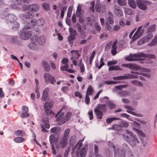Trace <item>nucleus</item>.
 <instances>
[{"instance_id": "40", "label": "nucleus", "mask_w": 157, "mask_h": 157, "mask_svg": "<svg viewBox=\"0 0 157 157\" xmlns=\"http://www.w3.org/2000/svg\"><path fill=\"white\" fill-rule=\"evenodd\" d=\"M129 68L130 69H138L139 68V66L134 64L129 63Z\"/></svg>"}, {"instance_id": "36", "label": "nucleus", "mask_w": 157, "mask_h": 157, "mask_svg": "<svg viewBox=\"0 0 157 157\" xmlns=\"http://www.w3.org/2000/svg\"><path fill=\"white\" fill-rule=\"evenodd\" d=\"M113 130L117 132L120 131L121 129V126L117 124L113 125Z\"/></svg>"}, {"instance_id": "3", "label": "nucleus", "mask_w": 157, "mask_h": 157, "mask_svg": "<svg viewBox=\"0 0 157 157\" xmlns=\"http://www.w3.org/2000/svg\"><path fill=\"white\" fill-rule=\"evenodd\" d=\"M126 132L127 133L129 134V135L126 136L123 135V138L132 146H135L136 143H139V140L136 136L134 135L133 132L128 130H126Z\"/></svg>"}, {"instance_id": "50", "label": "nucleus", "mask_w": 157, "mask_h": 157, "mask_svg": "<svg viewBox=\"0 0 157 157\" xmlns=\"http://www.w3.org/2000/svg\"><path fill=\"white\" fill-rule=\"evenodd\" d=\"M120 125L121 127H127L128 126L129 124L128 122L123 121L121 122Z\"/></svg>"}, {"instance_id": "13", "label": "nucleus", "mask_w": 157, "mask_h": 157, "mask_svg": "<svg viewBox=\"0 0 157 157\" xmlns=\"http://www.w3.org/2000/svg\"><path fill=\"white\" fill-rule=\"evenodd\" d=\"M68 139L61 137L60 139L59 145L60 147L63 148L65 147L67 144V141Z\"/></svg>"}, {"instance_id": "12", "label": "nucleus", "mask_w": 157, "mask_h": 157, "mask_svg": "<svg viewBox=\"0 0 157 157\" xmlns=\"http://www.w3.org/2000/svg\"><path fill=\"white\" fill-rule=\"evenodd\" d=\"M52 105V104L50 102H46L44 105V107L45 109V112L47 114L49 115L51 113L52 111L50 109Z\"/></svg>"}, {"instance_id": "15", "label": "nucleus", "mask_w": 157, "mask_h": 157, "mask_svg": "<svg viewBox=\"0 0 157 157\" xmlns=\"http://www.w3.org/2000/svg\"><path fill=\"white\" fill-rule=\"evenodd\" d=\"M144 29H142L141 31L137 30L133 35L132 39L133 40H135L139 38L144 33Z\"/></svg>"}, {"instance_id": "44", "label": "nucleus", "mask_w": 157, "mask_h": 157, "mask_svg": "<svg viewBox=\"0 0 157 157\" xmlns=\"http://www.w3.org/2000/svg\"><path fill=\"white\" fill-rule=\"evenodd\" d=\"M113 79L115 80H121L126 79V75L124 76H120L116 77H114Z\"/></svg>"}, {"instance_id": "34", "label": "nucleus", "mask_w": 157, "mask_h": 157, "mask_svg": "<svg viewBox=\"0 0 157 157\" xmlns=\"http://www.w3.org/2000/svg\"><path fill=\"white\" fill-rule=\"evenodd\" d=\"M126 79H135L138 78V76L136 75H133L130 74H126Z\"/></svg>"}, {"instance_id": "2", "label": "nucleus", "mask_w": 157, "mask_h": 157, "mask_svg": "<svg viewBox=\"0 0 157 157\" xmlns=\"http://www.w3.org/2000/svg\"><path fill=\"white\" fill-rule=\"evenodd\" d=\"M143 57L144 58H150L155 59V56L154 54H145L142 52H140L137 54H134L130 55L128 57H126L125 59L129 61H136L143 60L144 59L141 57Z\"/></svg>"}, {"instance_id": "59", "label": "nucleus", "mask_w": 157, "mask_h": 157, "mask_svg": "<svg viewBox=\"0 0 157 157\" xmlns=\"http://www.w3.org/2000/svg\"><path fill=\"white\" fill-rule=\"evenodd\" d=\"M85 102L86 105H88L90 102V98L87 95H86Z\"/></svg>"}, {"instance_id": "14", "label": "nucleus", "mask_w": 157, "mask_h": 157, "mask_svg": "<svg viewBox=\"0 0 157 157\" xmlns=\"http://www.w3.org/2000/svg\"><path fill=\"white\" fill-rule=\"evenodd\" d=\"M85 139V137L82 140H79L78 142L76 144L75 146L73 148L72 150L73 151L75 150L76 148L77 147V149L76 151V152H79V151L80 148L82 146V142Z\"/></svg>"}, {"instance_id": "23", "label": "nucleus", "mask_w": 157, "mask_h": 157, "mask_svg": "<svg viewBox=\"0 0 157 157\" xmlns=\"http://www.w3.org/2000/svg\"><path fill=\"white\" fill-rule=\"evenodd\" d=\"M13 3H16L18 5H22L24 3H29L30 0H11Z\"/></svg>"}, {"instance_id": "43", "label": "nucleus", "mask_w": 157, "mask_h": 157, "mask_svg": "<svg viewBox=\"0 0 157 157\" xmlns=\"http://www.w3.org/2000/svg\"><path fill=\"white\" fill-rule=\"evenodd\" d=\"M19 24L18 22H16L13 25L12 28L13 29L16 30H18L19 28Z\"/></svg>"}, {"instance_id": "4", "label": "nucleus", "mask_w": 157, "mask_h": 157, "mask_svg": "<svg viewBox=\"0 0 157 157\" xmlns=\"http://www.w3.org/2000/svg\"><path fill=\"white\" fill-rule=\"evenodd\" d=\"M107 111V108L105 104H99L94 109V112L97 119H101L103 115V113Z\"/></svg>"}, {"instance_id": "48", "label": "nucleus", "mask_w": 157, "mask_h": 157, "mask_svg": "<svg viewBox=\"0 0 157 157\" xmlns=\"http://www.w3.org/2000/svg\"><path fill=\"white\" fill-rule=\"evenodd\" d=\"M21 5H18L15 3L14 4H12L11 5L10 7L12 9H20V7L19 6H21Z\"/></svg>"}, {"instance_id": "56", "label": "nucleus", "mask_w": 157, "mask_h": 157, "mask_svg": "<svg viewBox=\"0 0 157 157\" xmlns=\"http://www.w3.org/2000/svg\"><path fill=\"white\" fill-rule=\"evenodd\" d=\"M76 27L77 28L78 31L80 33H82V27L81 25L79 23H77L76 24Z\"/></svg>"}, {"instance_id": "37", "label": "nucleus", "mask_w": 157, "mask_h": 157, "mask_svg": "<svg viewBox=\"0 0 157 157\" xmlns=\"http://www.w3.org/2000/svg\"><path fill=\"white\" fill-rule=\"evenodd\" d=\"M153 36V35L152 33H150L147 35L144 36V38L146 42H148Z\"/></svg>"}, {"instance_id": "64", "label": "nucleus", "mask_w": 157, "mask_h": 157, "mask_svg": "<svg viewBox=\"0 0 157 157\" xmlns=\"http://www.w3.org/2000/svg\"><path fill=\"white\" fill-rule=\"evenodd\" d=\"M75 94L76 96L78 97L79 98H81L82 97V94L79 91L75 92Z\"/></svg>"}, {"instance_id": "63", "label": "nucleus", "mask_w": 157, "mask_h": 157, "mask_svg": "<svg viewBox=\"0 0 157 157\" xmlns=\"http://www.w3.org/2000/svg\"><path fill=\"white\" fill-rule=\"evenodd\" d=\"M94 153L95 154H98V153L99 152V148L98 146L95 144L94 145Z\"/></svg>"}, {"instance_id": "58", "label": "nucleus", "mask_w": 157, "mask_h": 157, "mask_svg": "<svg viewBox=\"0 0 157 157\" xmlns=\"http://www.w3.org/2000/svg\"><path fill=\"white\" fill-rule=\"evenodd\" d=\"M127 86V85H122L116 86L115 88L117 89L121 90L122 88H126Z\"/></svg>"}, {"instance_id": "28", "label": "nucleus", "mask_w": 157, "mask_h": 157, "mask_svg": "<svg viewBox=\"0 0 157 157\" xmlns=\"http://www.w3.org/2000/svg\"><path fill=\"white\" fill-rule=\"evenodd\" d=\"M72 56L76 59H78L79 57V55L78 53V51L76 50H72L70 52Z\"/></svg>"}, {"instance_id": "53", "label": "nucleus", "mask_w": 157, "mask_h": 157, "mask_svg": "<svg viewBox=\"0 0 157 157\" xmlns=\"http://www.w3.org/2000/svg\"><path fill=\"white\" fill-rule=\"evenodd\" d=\"M117 1L118 4L120 6H123L126 4L125 0H117Z\"/></svg>"}, {"instance_id": "20", "label": "nucleus", "mask_w": 157, "mask_h": 157, "mask_svg": "<svg viewBox=\"0 0 157 157\" xmlns=\"http://www.w3.org/2000/svg\"><path fill=\"white\" fill-rule=\"evenodd\" d=\"M23 112L22 113L21 117L22 118L28 117L29 116V114L27 113L29 111V109L26 106H23L22 108Z\"/></svg>"}, {"instance_id": "52", "label": "nucleus", "mask_w": 157, "mask_h": 157, "mask_svg": "<svg viewBox=\"0 0 157 157\" xmlns=\"http://www.w3.org/2000/svg\"><path fill=\"white\" fill-rule=\"evenodd\" d=\"M69 62V60L67 58H63V59L61 61V63L63 64H68V63Z\"/></svg>"}, {"instance_id": "9", "label": "nucleus", "mask_w": 157, "mask_h": 157, "mask_svg": "<svg viewBox=\"0 0 157 157\" xmlns=\"http://www.w3.org/2000/svg\"><path fill=\"white\" fill-rule=\"evenodd\" d=\"M37 4H34L30 5H24L23 7V11L31 10L32 12H36L39 9Z\"/></svg>"}, {"instance_id": "1", "label": "nucleus", "mask_w": 157, "mask_h": 157, "mask_svg": "<svg viewBox=\"0 0 157 157\" xmlns=\"http://www.w3.org/2000/svg\"><path fill=\"white\" fill-rule=\"evenodd\" d=\"M66 109V106H63L56 115V117H57L56 121L58 122L59 125H62L68 121L71 117L72 113L70 112H67L64 116V111Z\"/></svg>"}, {"instance_id": "38", "label": "nucleus", "mask_w": 157, "mask_h": 157, "mask_svg": "<svg viewBox=\"0 0 157 157\" xmlns=\"http://www.w3.org/2000/svg\"><path fill=\"white\" fill-rule=\"evenodd\" d=\"M15 134L17 136H23L25 135V132L23 131L20 130H17L15 132Z\"/></svg>"}, {"instance_id": "55", "label": "nucleus", "mask_w": 157, "mask_h": 157, "mask_svg": "<svg viewBox=\"0 0 157 157\" xmlns=\"http://www.w3.org/2000/svg\"><path fill=\"white\" fill-rule=\"evenodd\" d=\"M117 62L116 60H111L107 62V65L108 66L110 65H114L116 64Z\"/></svg>"}, {"instance_id": "26", "label": "nucleus", "mask_w": 157, "mask_h": 157, "mask_svg": "<svg viewBox=\"0 0 157 157\" xmlns=\"http://www.w3.org/2000/svg\"><path fill=\"white\" fill-rule=\"evenodd\" d=\"M42 66L46 71H50V66L46 61H43Z\"/></svg>"}, {"instance_id": "51", "label": "nucleus", "mask_w": 157, "mask_h": 157, "mask_svg": "<svg viewBox=\"0 0 157 157\" xmlns=\"http://www.w3.org/2000/svg\"><path fill=\"white\" fill-rule=\"evenodd\" d=\"M146 43L144 38H142L139 40L137 42V45H141L145 43Z\"/></svg>"}, {"instance_id": "7", "label": "nucleus", "mask_w": 157, "mask_h": 157, "mask_svg": "<svg viewBox=\"0 0 157 157\" xmlns=\"http://www.w3.org/2000/svg\"><path fill=\"white\" fill-rule=\"evenodd\" d=\"M44 78L45 83L47 84L50 83L54 85L56 82L55 78L48 73H45L44 74Z\"/></svg>"}, {"instance_id": "35", "label": "nucleus", "mask_w": 157, "mask_h": 157, "mask_svg": "<svg viewBox=\"0 0 157 157\" xmlns=\"http://www.w3.org/2000/svg\"><path fill=\"white\" fill-rule=\"evenodd\" d=\"M128 4L133 9H135L136 7V3L133 0H128Z\"/></svg>"}, {"instance_id": "5", "label": "nucleus", "mask_w": 157, "mask_h": 157, "mask_svg": "<svg viewBox=\"0 0 157 157\" xmlns=\"http://www.w3.org/2000/svg\"><path fill=\"white\" fill-rule=\"evenodd\" d=\"M0 16L1 18L5 19L7 21H9L10 23L14 22L17 19L16 16L12 13L6 14V13H4L0 15Z\"/></svg>"}, {"instance_id": "57", "label": "nucleus", "mask_w": 157, "mask_h": 157, "mask_svg": "<svg viewBox=\"0 0 157 157\" xmlns=\"http://www.w3.org/2000/svg\"><path fill=\"white\" fill-rule=\"evenodd\" d=\"M72 11V8L69 7L68 8L67 14V17H71Z\"/></svg>"}, {"instance_id": "61", "label": "nucleus", "mask_w": 157, "mask_h": 157, "mask_svg": "<svg viewBox=\"0 0 157 157\" xmlns=\"http://www.w3.org/2000/svg\"><path fill=\"white\" fill-rule=\"evenodd\" d=\"M106 28L109 32L111 31L112 30V27L107 22H106Z\"/></svg>"}, {"instance_id": "42", "label": "nucleus", "mask_w": 157, "mask_h": 157, "mask_svg": "<svg viewBox=\"0 0 157 157\" xmlns=\"http://www.w3.org/2000/svg\"><path fill=\"white\" fill-rule=\"evenodd\" d=\"M156 25L154 24L148 28L147 31L148 32H152L155 31L156 28Z\"/></svg>"}, {"instance_id": "17", "label": "nucleus", "mask_w": 157, "mask_h": 157, "mask_svg": "<svg viewBox=\"0 0 157 157\" xmlns=\"http://www.w3.org/2000/svg\"><path fill=\"white\" fill-rule=\"evenodd\" d=\"M88 148V145L86 144L80 150V157H85Z\"/></svg>"}, {"instance_id": "45", "label": "nucleus", "mask_w": 157, "mask_h": 157, "mask_svg": "<svg viewBox=\"0 0 157 157\" xmlns=\"http://www.w3.org/2000/svg\"><path fill=\"white\" fill-rule=\"evenodd\" d=\"M157 44V37H155L152 40V41L150 42L149 44V45L150 46H153Z\"/></svg>"}, {"instance_id": "16", "label": "nucleus", "mask_w": 157, "mask_h": 157, "mask_svg": "<svg viewBox=\"0 0 157 157\" xmlns=\"http://www.w3.org/2000/svg\"><path fill=\"white\" fill-rule=\"evenodd\" d=\"M34 15V14L31 11H28L25 13L24 15H23V17H22V20H23V18L25 19V18L28 19H30L33 18Z\"/></svg>"}, {"instance_id": "21", "label": "nucleus", "mask_w": 157, "mask_h": 157, "mask_svg": "<svg viewBox=\"0 0 157 157\" xmlns=\"http://www.w3.org/2000/svg\"><path fill=\"white\" fill-rule=\"evenodd\" d=\"M38 43L32 42L29 43L28 45L29 48L32 50H37L38 49L39 46Z\"/></svg>"}, {"instance_id": "39", "label": "nucleus", "mask_w": 157, "mask_h": 157, "mask_svg": "<svg viewBox=\"0 0 157 157\" xmlns=\"http://www.w3.org/2000/svg\"><path fill=\"white\" fill-rule=\"evenodd\" d=\"M49 140L51 144H53L56 141V138L54 135H51L49 137Z\"/></svg>"}, {"instance_id": "54", "label": "nucleus", "mask_w": 157, "mask_h": 157, "mask_svg": "<svg viewBox=\"0 0 157 157\" xmlns=\"http://www.w3.org/2000/svg\"><path fill=\"white\" fill-rule=\"evenodd\" d=\"M94 27L96 30L100 32L101 30V28L98 24L96 23H95Z\"/></svg>"}, {"instance_id": "62", "label": "nucleus", "mask_w": 157, "mask_h": 157, "mask_svg": "<svg viewBox=\"0 0 157 157\" xmlns=\"http://www.w3.org/2000/svg\"><path fill=\"white\" fill-rule=\"evenodd\" d=\"M88 115L89 116L90 119V120H92L94 117L93 111H89L88 113Z\"/></svg>"}, {"instance_id": "30", "label": "nucleus", "mask_w": 157, "mask_h": 157, "mask_svg": "<svg viewBox=\"0 0 157 157\" xmlns=\"http://www.w3.org/2000/svg\"><path fill=\"white\" fill-rule=\"evenodd\" d=\"M93 93V89L91 86H90L87 88L86 95H87L89 96V95H92Z\"/></svg>"}, {"instance_id": "18", "label": "nucleus", "mask_w": 157, "mask_h": 157, "mask_svg": "<svg viewBox=\"0 0 157 157\" xmlns=\"http://www.w3.org/2000/svg\"><path fill=\"white\" fill-rule=\"evenodd\" d=\"M71 31H70V35L68 38L67 39L69 42H71L72 40H74L75 38V35L76 33V32L75 30H73L71 29Z\"/></svg>"}, {"instance_id": "49", "label": "nucleus", "mask_w": 157, "mask_h": 157, "mask_svg": "<svg viewBox=\"0 0 157 157\" xmlns=\"http://www.w3.org/2000/svg\"><path fill=\"white\" fill-rule=\"evenodd\" d=\"M104 58L102 57L100 59V65L98 67V69H100L102 67L105 65V63L103 62Z\"/></svg>"}, {"instance_id": "46", "label": "nucleus", "mask_w": 157, "mask_h": 157, "mask_svg": "<svg viewBox=\"0 0 157 157\" xmlns=\"http://www.w3.org/2000/svg\"><path fill=\"white\" fill-rule=\"evenodd\" d=\"M69 65L68 64H65L64 66H62L60 67V70L62 71H67V69H68Z\"/></svg>"}, {"instance_id": "19", "label": "nucleus", "mask_w": 157, "mask_h": 157, "mask_svg": "<svg viewBox=\"0 0 157 157\" xmlns=\"http://www.w3.org/2000/svg\"><path fill=\"white\" fill-rule=\"evenodd\" d=\"M49 91V88L48 87H46L45 89L43 90L42 94V96L41 99L43 101H45L48 96V93Z\"/></svg>"}, {"instance_id": "22", "label": "nucleus", "mask_w": 157, "mask_h": 157, "mask_svg": "<svg viewBox=\"0 0 157 157\" xmlns=\"http://www.w3.org/2000/svg\"><path fill=\"white\" fill-rule=\"evenodd\" d=\"M137 6L140 9L144 10L147 9V6L142 3V1L140 0H137Z\"/></svg>"}, {"instance_id": "33", "label": "nucleus", "mask_w": 157, "mask_h": 157, "mask_svg": "<svg viewBox=\"0 0 157 157\" xmlns=\"http://www.w3.org/2000/svg\"><path fill=\"white\" fill-rule=\"evenodd\" d=\"M119 118L115 117H109L106 119V121L107 123L109 124L111 123L113 121L116 120H119Z\"/></svg>"}, {"instance_id": "8", "label": "nucleus", "mask_w": 157, "mask_h": 157, "mask_svg": "<svg viewBox=\"0 0 157 157\" xmlns=\"http://www.w3.org/2000/svg\"><path fill=\"white\" fill-rule=\"evenodd\" d=\"M26 29H26L24 28L20 34L21 38L24 40L28 39L33 35V33L31 31H26Z\"/></svg>"}, {"instance_id": "25", "label": "nucleus", "mask_w": 157, "mask_h": 157, "mask_svg": "<svg viewBox=\"0 0 157 157\" xmlns=\"http://www.w3.org/2000/svg\"><path fill=\"white\" fill-rule=\"evenodd\" d=\"M77 141V137L75 135L72 136L70 138L69 144L70 146H73Z\"/></svg>"}, {"instance_id": "60", "label": "nucleus", "mask_w": 157, "mask_h": 157, "mask_svg": "<svg viewBox=\"0 0 157 157\" xmlns=\"http://www.w3.org/2000/svg\"><path fill=\"white\" fill-rule=\"evenodd\" d=\"M95 9L97 12H100L101 11L100 5L98 4H96L95 6Z\"/></svg>"}, {"instance_id": "10", "label": "nucleus", "mask_w": 157, "mask_h": 157, "mask_svg": "<svg viewBox=\"0 0 157 157\" xmlns=\"http://www.w3.org/2000/svg\"><path fill=\"white\" fill-rule=\"evenodd\" d=\"M42 122L43 124H41V125L42 131L44 132H48V130L45 128V127L47 128H49L50 127L48 118H43Z\"/></svg>"}, {"instance_id": "29", "label": "nucleus", "mask_w": 157, "mask_h": 157, "mask_svg": "<svg viewBox=\"0 0 157 157\" xmlns=\"http://www.w3.org/2000/svg\"><path fill=\"white\" fill-rule=\"evenodd\" d=\"M70 129L69 128L65 129L63 132V136L62 137L68 139V136L70 132Z\"/></svg>"}, {"instance_id": "11", "label": "nucleus", "mask_w": 157, "mask_h": 157, "mask_svg": "<svg viewBox=\"0 0 157 157\" xmlns=\"http://www.w3.org/2000/svg\"><path fill=\"white\" fill-rule=\"evenodd\" d=\"M124 108L130 110H127L126 112L130 113L132 115L138 116V117H142L141 116V114L140 113H137L134 112L132 111L131 110H134V109L131 106L128 105H125L124 106Z\"/></svg>"}, {"instance_id": "6", "label": "nucleus", "mask_w": 157, "mask_h": 157, "mask_svg": "<svg viewBox=\"0 0 157 157\" xmlns=\"http://www.w3.org/2000/svg\"><path fill=\"white\" fill-rule=\"evenodd\" d=\"M23 21L24 23H26L24 28L26 29H31L34 27L37 24V21L34 19L30 20L25 18V19H23Z\"/></svg>"}, {"instance_id": "41", "label": "nucleus", "mask_w": 157, "mask_h": 157, "mask_svg": "<svg viewBox=\"0 0 157 157\" xmlns=\"http://www.w3.org/2000/svg\"><path fill=\"white\" fill-rule=\"evenodd\" d=\"M81 13V6L80 5L78 6L76 12V14L77 17H79Z\"/></svg>"}, {"instance_id": "27", "label": "nucleus", "mask_w": 157, "mask_h": 157, "mask_svg": "<svg viewBox=\"0 0 157 157\" xmlns=\"http://www.w3.org/2000/svg\"><path fill=\"white\" fill-rule=\"evenodd\" d=\"M114 13L116 15L118 16H121L123 15L122 11L119 8H117L115 9Z\"/></svg>"}, {"instance_id": "31", "label": "nucleus", "mask_w": 157, "mask_h": 157, "mask_svg": "<svg viewBox=\"0 0 157 157\" xmlns=\"http://www.w3.org/2000/svg\"><path fill=\"white\" fill-rule=\"evenodd\" d=\"M14 140L17 143H20L25 141V139L22 137H18L14 139Z\"/></svg>"}, {"instance_id": "24", "label": "nucleus", "mask_w": 157, "mask_h": 157, "mask_svg": "<svg viewBox=\"0 0 157 157\" xmlns=\"http://www.w3.org/2000/svg\"><path fill=\"white\" fill-rule=\"evenodd\" d=\"M41 38H39L36 35H34L33 34V36H32L31 39L33 42H35L41 44V43L40 42V40L41 39Z\"/></svg>"}, {"instance_id": "32", "label": "nucleus", "mask_w": 157, "mask_h": 157, "mask_svg": "<svg viewBox=\"0 0 157 157\" xmlns=\"http://www.w3.org/2000/svg\"><path fill=\"white\" fill-rule=\"evenodd\" d=\"M120 96L121 97H126L127 96L130 95V92L127 91H122L119 93Z\"/></svg>"}, {"instance_id": "47", "label": "nucleus", "mask_w": 157, "mask_h": 157, "mask_svg": "<svg viewBox=\"0 0 157 157\" xmlns=\"http://www.w3.org/2000/svg\"><path fill=\"white\" fill-rule=\"evenodd\" d=\"M44 20L43 19H40L37 21V23L40 26H42L44 24Z\"/></svg>"}]
</instances>
